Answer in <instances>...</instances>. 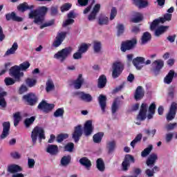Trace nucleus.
Segmentation results:
<instances>
[{"label": "nucleus", "instance_id": "f257e3e1", "mask_svg": "<svg viewBox=\"0 0 177 177\" xmlns=\"http://www.w3.org/2000/svg\"><path fill=\"white\" fill-rule=\"evenodd\" d=\"M49 9L46 6L39 7L36 10H31L28 14L29 19H34L33 23L37 26L44 24L46 13Z\"/></svg>", "mask_w": 177, "mask_h": 177}, {"label": "nucleus", "instance_id": "f03ea898", "mask_svg": "<svg viewBox=\"0 0 177 177\" xmlns=\"http://www.w3.org/2000/svg\"><path fill=\"white\" fill-rule=\"evenodd\" d=\"M30 66V62H24L19 66L15 65L10 68V75L15 79L17 82H21V78L24 77V73L21 71H26Z\"/></svg>", "mask_w": 177, "mask_h": 177}, {"label": "nucleus", "instance_id": "7ed1b4c3", "mask_svg": "<svg viewBox=\"0 0 177 177\" xmlns=\"http://www.w3.org/2000/svg\"><path fill=\"white\" fill-rule=\"evenodd\" d=\"M172 20V14L165 13L163 17H160L154 19L150 24L151 31H154L158 28L160 24H164L166 21H171Z\"/></svg>", "mask_w": 177, "mask_h": 177}, {"label": "nucleus", "instance_id": "20e7f679", "mask_svg": "<svg viewBox=\"0 0 177 177\" xmlns=\"http://www.w3.org/2000/svg\"><path fill=\"white\" fill-rule=\"evenodd\" d=\"M72 52L73 48L71 47H66L55 53L54 55V57L55 59L59 60L61 63H63V62L66 61L67 57L71 55Z\"/></svg>", "mask_w": 177, "mask_h": 177}, {"label": "nucleus", "instance_id": "39448f33", "mask_svg": "<svg viewBox=\"0 0 177 177\" xmlns=\"http://www.w3.org/2000/svg\"><path fill=\"white\" fill-rule=\"evenodd\" d=\"M38 136L40 141L41 139H45V131H44V129L42 127L36 126L33 129L31 133V139L33 145H35V143H37Z\"/></svg>", "mask_w": 177, "mask_h": 177}, {"label": "nucleus", "instance_id": "423d86ee", "mask_svg": "<svg viewBox=\"0 0 177 177\" xmlns=\"http://www.w3.org/2000/svg\"><path fill=\"white\" fill-rule=\"evenodd\" d=\"M127 58L129 62H132L133 66L137 70H142V68H143V66L142 64H145V57H137L133 59V55L129 54L127 55Z\"/></svg>", "mask_w": 177, "mask_h": 177}, {"label": "nucleus", "instance_id": "0eeeda50", "mask_svg": "<svg viewBox=\"0 0 177 177\" xmlns=\"http://www.w3.org/2000/svg\"><path fill=\"white\" fill-rule=\"evenodd\" d=\"M138 45V39L136 37L131 40H126L121 44L120 50L122 52H127V50H132Z\"/></svg>", "mask_w": 177, "mask_h": 177}, {"label": "nucleus", "instance_id": "6e6552de", "mask_svg": "<svg viewBox=\"0 0 177 177\" xmlns=\"http://www.w3.org/2000/svg\"><path fill=\"white\" fill-rule=\"evenodd\" d=\"M113 71H112V77L113 78H118L121 74H122V71H124V64L121 62H116L113 64L112 66Z\"/></svg>", "mask_w": 177, "mask_h": 177}, {"label": "nucleus", "instance_id": "1a4fd4ad", "mask_svg": "<svg viewBox=\"0 0 177 177\" xmlns=\"http://www.w3.org/2000/svg\"><path fill=\"white\" fill-rule=\"evenodd\" d=\"M131 164H135V157L131 154H127L122 162V171L127 172L131 167Z\"/></svg>", "mask_w": 177, "mask_h": 177}, {"label": "nucleus", "instance_id": "9d476101", "mask_svg": "<svg viewBox=\"0 0 177 177\" xmlns=\"http://www.w3.org/2000/svg\"><path fill=\"white\" fill-rule=\"evenodd\" d=\"M22 100L28 106H35V104H37V102H38V97L34 93H29L24 95L22 97Z\"/></svg>", "mask_w": 177, "mask_h": 177}, {"label": "nucleus", "instance_id": "9b49d317", "mask_svg": "<svg viewBox=\"0 0 177 177\" xmlns=\"http://www.w3.org/2000/svg\"><path fill=\"white\" fill-rule=\"evenodd\" d=\"M152 67L153 68L151 69V71L153 75H155V77H157V75L160 74L162 67H164V61H162V59L155 60L152 63Z\"/></svg>", "mask_w": 177, "mask_h": 177}, {"label": "nucleus", "instance_id": "f8f14e48", "mask_svg": "<svg viewBox=\"0 0 177 177\" xmlns=\"http://www.w3.org/2000/svg\"><path fill=\"white\" fill-rule=\"evenodd\" d=\"M39 110H42L44 113H48L55 109L54 104H49L45 100H42L37 106Z\"/></svg>", "mask_w": 177, "mask_h": 177}, {"label": "nucleus", "instance_id": "ddd939ff", "mask_svg": "<svg viewBox=\"0 0 177 177\" xmlns=\"http://www.w3.org/2000/svg\"><path fill=\"white\" fill-rule=\"evenodd\" d=\"M66 37L67 32H59L55 37V40L53 43V46H54V48H59V46L63 44V41L66 39Z\"/></svg>", "mask_w": 177, "mask_h": 177}, {"label": "nucleus", "instance_id": "4468645a", "mask_svg": "<svg viewBox=\"0 0 177 177\" xmlns=\"http://www.w3.org/2000/svg\"><path fill=\"white\" fill-rule=\"evenodd\" d=\"M176 111H177V103L175 102H173L171 104L169 112L167 114L166 118L168 121H172L176 115Z\"/></svg>", "mask_w": 177, "mask_h": 177}, {"label": "nucleus", "instance_id": "2eb2a0df", "mask_svg": "<svg viewBox=\"0 0 177 177\" xmlns=\"http://www.w3.org/2000/svg\"><path fill=\"white\" fill-rule=\"evenodd\" d=\"M73 95L75 96H78L80 100L86 102V103H90V102H92V100H93V98L92 97V95H91V94L86 93L85 92L83 91L75 92Z\"/></svg>", "mask_w": 177, "mask_h": 177}, {"label": "nucleus", "instance_id": "dca6fc26", "mask_svg": "<svg viewBox=\"0 0 177 177\" xmlns=\"http://www.w3.org/2000/svg\"><path fill=\"white\" fill-rule=\"evenodd\" d=\"M82 136V125L79 124L75 127L74 131L72 134V138L75 143H78Z\"/></svg>", "mask_w": 177, "mask_h": 177}, {"label": "nucleus", "instance_id": "f3484780", "mask_svg": "<svg viewBox=\"0 0 177 177\" xmlns=\"http://www.w3.org/2000/svg\"><path fill=\"white\" fill-rule=\"evenodd\" d=\"M3 131L0 136V139H6L9 134L10 133V122H4L2 124Z\"/></svg>", "mask_w": 177, "mask_h": 177}, {"label": "nucleus", "instance_id": "a211bd4d", "mask_svg": "<svg viewBox=\"0 0 177 177\" xmlns=\"http://www.w3.org/2000/svg\"><path fill=\"white\" fill-rule=\"evenodd\" d=\"M84 133L85 136H91L93 132V125H92V120H87L84 126Z\"/></svg>", "mask_w": 177, "mask_h": 177}, {"label": "nucleus", "instance_id": "6ab92c4d", "mask_svg": "<svg viewBox=\"0 0 177 177\" xmlns=\"http://www.w3.org/2000/svg\"><path fill=\"white\" fill-rule=\"evenodd\" d=\"M98 103L101 107L102 113H106V107L107 106V97L101 94L98 97Z\"/></svg>", "mask_w": 177, "mask_h": 177}, {"label": "nucleus", "instance_id": "aec40b11", "mask_svg": "<svg viewBox=\"0 0 177 177\" xmlns=\"http://www.w3.org/2000/svg\"><path fill=\"white\" fill-rule=\"evenodd\" d=\"M174 77H177V73H175V71L170 70L163 80L164 83L169 85L174 81Z\"/></svg>", "mask_w": 177, "mask_h": 177}, {"label": "nucleus", "instance_id": "412c9836", "mask_svg": "<svg viewBox=\"0 0 177 177\" xmlns=\"http://www.w3.org/2000/svg\"><path fill=\"white\" fill-rule=\"evenodd\" d=\"M100 12V4H95L93 7L92 12L88 17L89 21H92L96 19V16H97V13Z\"/></svg>", "mask_w": 177, "mask_h": 177}, {"label": "nucleus", "instance_id": "4be33fe9", "mask_svg": "<svg viewBox=\"0 0 177 177\" xmlns=\"http://www.w3.org/2000/svg\"><path fill=\"white\" fill-rule=\"evenodd\" d=\"M157 160H158V156H157V154L151 153L147 158L146 160V165H147V167L151 168V167H154V165L156 164Z\"/></svg>", "mask_w": 177, "mask_h": 177}, {"label": "nucleus", "instance_id": "5701e85b", "mask_svg": "<svg viewBox=\"0 0 177 177\" xmlns=\"http://www.w3.org/2000/svg\"><path fill=\"white\" fill-rule=\"evenodd\" d=\"M6 19L7 21H10V20H12V21H18V23L23 21V18L21 17H17V15H16V12H15L6 14Z\"/></svg>", "mask_w": 177, "mask_h": 177}, {"label": "nucleus", "instance_id": "b1692460", "mask_svg": "<svg viewBox=\"0 0 177 177\" xmlns=\"http://www.w3.org/2000/svg\"><path fill=\"white\" fill-rule=\"evenodd\" d=\"M144 96L145 91L143 90V87H142V86H138L136 89L134 99H136V100H140L141 99H143Z\"/></svg>", "mask_w": 177, "mask_h": 177}, {"label": "nucleus", "instance_id": "393cba45", "mask_svg": "<svg viewBox=\"0 0 177 177\" xmlns=\"http://www.w3.org/2000/svg\"><path fill=\"white\" fill-rule=\"evenodd\" d=\"M133 5L139 8V9H143L149 6V1L147 0H132Z\"/></svg>", "mask_w": 177, "mask_h": 177}, {"label": "nucleus", "instance_id": "a878e982", "mask_svg": "<svg viewBox=\"0 0 177 177\" xmlns=\"http://www.w3.org/2000/svg\"><path fill=\"white\" fill-rule=\"evenodd\" d=\"M168 28H169V26H160L156 29L154 30V35L155 37H160V35H162L165 32H167L168 31Z\"/></svg>", "mask_w": 177, "mask_h": 177}, {"label": "nucleus", "instance_id": "bb28decb", "mask_svg": "<svg viewBox=\"0 0 177 177\" xmlns=\"http://www.w3.org/2000/svg\"><path fill=\"white\" fill-rule=\"evenodd\" d=\"M46 151L51 156H56L59 153V147L55 145H48L46 149Z\"/></svg>", "mask_w": 177, "mask_h": 177}, {"label": "nucleus", "instance_id": "cd10ccee", "mask_svg": "<svg viewBox=\"0 0 177 177\" xmlns=\"http://www.w3.org/2000/svg\"><path fill=\"white\" fill-rule=\"evenodd\" d=\"M75 89H81L82 84H84V78H82V74H80L77 80L73 81Z\"/></svg>", "mask_w": 177, "mask_h": 177}, {"label": "nucleus", "instance_id": "c85d7f7f", "mask_svg": "<svg viewBox=\"0 0 177 177\" xmlns=\"http://www.w3.org/2000/svg\"><path fill=\"white\" fill-rule=\"evenodd\" d=\"M107 84V77L104 75H101L98 78L97 88L103 89Z\"/></svg>", "mask_w": 177, "mask_h": 177}, {"label": "nucleus", "instance_id": "c756f323", "mask_svg": "<svg viewBox=\"0 0 177 177\" xmlns=\"http://www.w3.org/2000/svg\"><path fill=\"white\" fill-rule=\"evenodd\" d=\"M17 49H19V44H17V42H15L13 43L12 47L7 50V51L5 53L4 56H10V55H15Z\"/></svg>", "mask_w": 177, "mask_h": 177}, {"label": "nucleus", "instance_id": "7c9ffc66", "mask_svg": "<svg viewBox=\"0 0 177 177\" xmlns=\"http://www.w3.org/2000/svg\"><path fill=\"white\" fill-rule=\"evenodd\" d=\"M7 171L10 174H17V172H21V167L17 165H8Z\"/></svg>", "mask_w": 177, "mask_h": 177}, {"label": "nucleus", "instance_id": "2f4dec72", "mask_svg": "<svg viewBox=\"0 0 177 177\" xmlns=\"http://www.w3.org/2000/svg\"><path fill=\"white\" fill-rule=\"evenodd\" d=\"M79 162L81 164V165H83V167H85L87 169H89V168L92 167V162L86 157L80 158Z\"/></svg>", "mask_w": 177, "mask_h": 177}, {"label": "nucleus", "instance_id": "473e14b6", "mask_svg": "<svg viewBox=\"0 0 177 177\" xmlns=\"http://www.w3.org/2000/svg\"><path fill=\"white\" fill-rule=\"evenodd\" d=\"M96 167L98 171L100 172H104L106 169V166L104 165V161H103L102 158H98L96 161Z\"/></svg>", "mask_w": 177, "mask_h": 177}, {"label": "nucleus", "instance_id": "72a5a7b5", "mask_svg": "<svg viewBox=\"0 0 177 177\" xmlns=\"http://www.w3.org/2000/svg\"><path fill=\"white\" fill-rule=\"evenodd\" d=\"M71 162V156H64L61 159V165L62 167H67Z\"/></svg>", "mask_w": 177, "mask_h": 177}, {"label": "nucleus", "instance_id": "f704fd0d", "mask_svg": "<svg viewBox=\"0 0 177 177\" xmlns=\"http://www.w3.org/2000/svg\"><path fill=\"white\" fill-rule=\"evenodd\" d=\"M150 39H151V34H150V32H144L142 37L141 45H145V44H147V42H149Z\"/></svg>", "mask_w": 177, "mask_h": 177}, {"label": "nucleus", "instance_id": "c9c22d12", "mask_svg": "<svg viewBox=\"0 0 177 177\" xmlns=\"http://www.w3.org/2000/svg\"><path fill=\"white\" fill-rule=\"evenodd\" d=\"M25 82L27 86H28V88H33V86H35V85H37V83L38 82V81L37 80V79L28 77L25 80Z\"/></svg>", "mask_w": 177, "mask_h": 177}, {"label": "nucleus", "instance_id": "e433bc0d", "mask_svg": "<svg viewBox=\"0 0 177 177\" xmlns=\"http://www.w3.org/2000/svg\"><path fill=\"white\" fill-rule=\"evenodd\" d=\"M98 24L100 26H107L109 24V17L106 15H100L98 19Z\"/></svg>", "mask_w": 177, "mask_h": 177}, {"label": "nucleus", "instance_id": "4c0bfd02", "mask_svg": "<svg viewBox=\"0 0 177 177\" xmlns=\"http://www.w3.org/2000/svg\"><path fill=\"white\" fill-rule=\"evenodd\" d=\"M115 141L112 140V141H109L107 142L106 144V147L108 149V153L109 154H111V153H113V151H114V150H115Z\"/></svg>", "mask_w": 177, "mask_h": 177}, {"label": "nucleus", "instance_id": "58836bf2", "mask_svg": "<svg viewBox=\"0 0 177 177\" xmlns=\"http://www.w3.org/2000/svg\"><path fill=\"white\" fill-rule=\"evenodd\" d=\"M104 135L103 132H98L94 134L93 136L94 143H100V142H102V139H103Z\"/></svg>", "mask_w": 177, "mask_h": 177}, {"label": "nucleus", "instance_id": "ea45409f", "mask_svg": "<svg viewBox=\"0 0 177 177\" xmlns=\"http://www.w3.org/2000/svg\"><path fill=\"white\" fill-rule=\"evenodd\" d=\"M151 150H153V145H149L148 147L145 148L142 152H141V157L142 158H145L149 156L151 153Z\"/></svg>", "mask_w": 177, "mask_h": 177}, {"label": "nucleus", "instance_id": "a19ab883", "mask_svg": "<svg viewBox=\"0 0 177 177\" xmlns=\"http://www.w3.org/2000/svg\"><path fill=\"white\" fill-rule=\"evenodd\" d=\"M34 121H35V117L32 116L30 118L25 119L24 123L26 128H30L34 124Z\"/></svg>", "mask_w": 177, "mask_h": 177}, {"label": "nucleus", "instance_id": "79ce46f5", "mask_svg": "<svg viewBox=\"0 0 177 177\" xmlns=\"http://www.w3.org/2000/svg\"><path fill=\"white\" fill-rule=\"evenodd\" d=\"M17 10L22 13L28 10V3L27 2L22 3L17 6Z\"/></svg>", "mask_w": 177, "mask_h": 177}, {"label": "nucleus", "instance_id": "37998d69", "mask_svg": "<svg viewBox=\"0 0 177 177\" xmlns=\"http://www.w3.org/2000/svg\"><path fill=\"white\" fill-rule=\"evenodd\" d=\"M13 117H14V126L17 127L20 121H21V115H20V112H17L14 113Z\"/></svg>", "mask_w": 177, "mask_h": 177}, {"label": "nucleus", "instance_id": "c03bdc74", "mask_svg": "<svg viewBox=\"0 0 177 177\" xmlns=\"http://www.w3.org/2000/svg\"><path fill=\"white\" fill-rule=\"evenodd\" d=\"M93 50L95 53H99L102 50V43L100 41H93Z\"/></svg>", "mask_w": 177, "mask_h": 177}, {"label": "nucleus", "instance_id": "a18cd8bd", "mask_svg": "<svg viewBox=\"0 0 177 177\" xmlns=\"http://www.w3.org/2000/svg\"><path fill=\"white\" fill-rule=\"evenodd\" d=\"M46 92H50V91L55 89V84H53V81H52V80H48L46 83Z\"/></svg>", "mask_w": 177, "mask_h": 177}, {"label": "nucleus", "instance_id": "49530a36", "mask_svg": "<svg viewBox=\"0 0 177 177\" xmlns=\"http://www.w3.org/2000/svg\"><path fill=\"white\" fill-rule=\"evenodd\" d=\"M65 139H68V135L67 133H60L56 137L57 143H62Z\"/></svg>", "mask_w": 177, "mask_h": 177}, {"label": "nucleus", "instance_id": "de8ad7c7", "mask_svg": "<svg viewBox=\"0 0 177 177\" xmlns=\"http://www.w3.org/2000/svg\"><path fill=\"white\" fill-rule=\"evenodd\" d=\"M116 28L118 30V37H120V35H122L124 34V31H125V27L124 26V24H118V26H116Z\"/></svg>", "mask_w": 177, "mask_h": 177}, {"label": "nucleus", "instance_id": "09e8293b", "mask_svg": "<svg viewBox=\"0 0 177 177\" xmlns=\"http://www.w3.org/2000/svg\"><path fill=\"white\" fill-rule=\"evenodd\" d=\"M4 82L7 86L10 85H14L15 82H17L15 78L12 79V77H6L4 80Z\"/></svg>", "mask_w": 177, "mask_h": 177}, {"label": "nucleus", "instance_id": "8fccbe9b", "mask_svg": "<svg viewBox=\"0 0 177 177\" xmlns=\"http://www.w3.org/2000/svg\"><path fill=\"white\" fill-rule=\"evenodd\" d=\"M65 151H68L69 153H73L74 151V143L68 142L64 147Z\"/></svg>", "mask_w": 177, "mask_h": 177}, {"label": "nucleus", "instance_id": "3c124183", "mask_svg": "<svg viewBox=\"0 0 177 177\" xmlns=\"http://www.w3.org/2000/svg\"><path fill=\"white\" fill-rule=\"evenodd\" d=\"M64 114V109L63 108H59L54 112V117L56 118L59 117H62Z\"/></svg>", "mask_w": 177, "mask_h": 177}, {"label": "nucleus", "instance_id": "603ef678", "mask_svg": "<svg viewBox=\"0 0 177 177\" xmlns=\"http://www.w3.org/2000/svg\"><path fill=\"white\" fill-rule=\"evenodd\" d=\"M143 20V15L140 13H138L137 16L131 19L132 23H140Z\"/></svg>", "mask_w": 177, "mask_h": 177}, {"label": "nucleus", "instance_id": "864d4df0", "mask_svg": "<svg viewBox=\"0 0 177 177\" xmlns=\"http://www.w3.org/2000/svg\"><path fill=\"white\" fill-rule=\"evenodd\" d=\"M88 44L83 43L80 45L78 49V52H81L82 53H85V52L88 51Z\"/></svg>", "mask_w": 177, "mask_h": 177}, {"label": "nucleus", "instance_id": "5fc2aeb1", "mask_svg": "<svg viewBox=\"0 0 177 177\" xmlns=\"http://www.w3.org/2000/svg\"><path fill=\"white\" fill-rule=\"evenodd\" d=\"M55 24V19H51L48 22H46L40 26V29L42 30L45 28V27H50V26H53Z\"/></svg>", "mask_w": 177, "mask_h": 177}, {"label": "nucleus", "instance_id": "6e6d98bb", "mask_svg": "<svg viewBox=\"0 0 177 177\" xmlns=\"http://www.w3.org/2000/svg\"><path fill=\"white\" fill-rule=\"evenodd\" d=\"M147 114V113L140 111L138 115H137V120H139L140 121H145V120H146Z\"/></svg>", "mask_w": 177, "mask_h": 177}, {"label": "nucleus", "instance_id": "4d7b16f0", "mask_svg": "<svg viewBox=\"0 0 177 177\" xmlns=\"http://www.w3.org/2000/svg\"><path fill=\"white\" fill-rule=\"evenodd\" d=\"M71 6H73V5H71V3H66L65 4H64L62 7H61V12H67L68 10H70V9H71Z\"/></svg>", "mask_w": 177, "mask_h": 177}, {"label": "nucleus", "instance_id": "13d9d810", "mask_svg": "<svg viewBox=\"0 0 177 177\" xmlns=\"http://www.w3.org/2000/svg\"><path fill=\"white\" fill-rule=\"evenodd\" d=\"M115 16H117V8L115 7H113L111 10L109 20H114V19H115Z\"/></svg>", "mask_w": 177, "mask_h": 177}, {"label": "nucleus", "instance_id": "bf43d9fd", "mask_svg": "<svg viewBox=\"0 0 177 177\" xmlns=\"http://www.w3.org/2000/svg\"><path fill=\"white\" fill-rule=\"evenodd\" d=\"M117 110H118V101L117 100H115L111 106L112 114H115V113H117Z\"/></svg>", "mask_w": 177, "mask_h": 177}, {"label": "nucleus", "instance_id": "052dcab7", "mask_svg": "<svg viewBox=\"0 0 177 177\" xmlns=\"http://www.w3.org/2000/svg\"><path fill=\"white\" fill-rule=\"evenodd\" d=\"M156 102H152L149 106L148 111L149 113H151L152 114H156Z\"/></svg>", "mask_w": 177, "mask_h": 177}, {"label": "nucleus", "instance_id": "680f3d73", "mask_svg": "<svg viewBox=\"0 0 177 177\" xmlns=\"http://www.w3.org/2000/svg\"><path fill=\"white\" fill-rule=\"evenodd\" d=\"M71 24H74V19L68 18L63 22L62 27H67V26H70Z\"/></svg>", "mask_w": 177, "mask_h": 177}, {"label": "nucleus", "instance_id": "e2e57ef3", "mask_svg": "<svg viewBox=\"0 0 177 177\" xmlns=\"http://www.w3.org/2000/svg\"><path fill=\"white\" fill-rule=\"evenodd\" d=\"M145 132L146 135H148V136H150L151 135L152 138H154V135H156L157 130L153 129L151 131L149 129H145Z\"/></svg>", "mask_w": 177, "mask_h": 177}, {"label": "nucleus", "instance_id": "0e129e2a", "mask_svg": "<svg viewBox=\"0 0 177 177\" xmlns=\"http://www.w3.org/2000/svg\"><path fill=\"white\" fill-rule=\"evenodd\" d=\"M73 59L75 60H80L82 59V53L80 51H77L73 54Z\"/></svg>", "mask_w": 177, "mask_h": 177}, {"label": "nucleus", "instance_id": "69168bd1", "mask_svg": "<svg viewBox=\"0 0 177 177\" xmlns=\"http://www.w3.org/2000/svg\"><path fill=\"white\" fill-rule=\"evenodd\" d=\"M28 168H34V165H35V160L32 158H28Z\"/></svg>", "mask_w": 177, "mask_h": 177}, {"label": "nucleus", "instance_id": "338daca9", "mask_svg": "<svg viewBox=\"0 0 177 177\" xmlns=\"http://www.w3.org/2000/svg\"><path fill=\"white\" fill-rule=\"evenodd\" d=\"M145 174L148 177H153L154 176L155 171H153V169H147L145 170Z\"/></svg>", "mask_w": 177, "mask_h": 177}, {"label": "nucleus", "instance_id": "774afa93", "mask_svg": "<svg viewBox=\"0 0 177 177\" xmlns=\"http://www.w3.org/2000/svg\"><path fill=\"white\" fill-rule=\"evenodd\" d=\"M147 107H148L147 104L142 103L141 104L140 111H141L142 113H147Z\"/></svg>", "mask_w": 177, "mask_h": 177}]
</instances>
